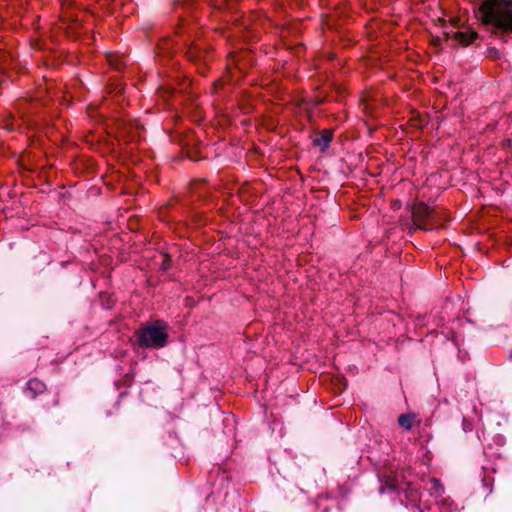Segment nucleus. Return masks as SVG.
Returning <instances> with one entry per match:
<instances>
[{"label":"nucleus","instance_id":"obj_1","mask_svg":"<svg viewBox=\"0 0 512 512\" xmlns=\"http://www.w3.org/2000/svg\"><path fill=\"white\" fill-rule=\"evenodd\" d=\"M476 16L494 32L512 33V0H482Z\"/></svg>","mask_w":512,"mask_h":512},{"label":"nucleus","instance_id":"obj_2","mask_svg":"<svg viewBox=\"0 0 512 512\" xmlns=\"http://www.w3.org/2000/svg\"><path fill=\"white\" fill-rule=\"evenodd\" d=\"M138 342L145 348H162L168 339L167 325L157 321L153 324L142 327L138 332Z\"/></svg>","mask_w":512,"mask_h":512},{"label":"nucleus","instance_id":"obj_3","mask_svg":"<svg viewBox=\"0 0 512 512\" xmlns=\"http://www.w3.org/2000/svg\"><path fill=\"white\" fill-rule=\"evenodd\" d=\"M412 215L415 224L419 228L430 230L434 227L437 212L434 209L429 208L427 205L420 203L413 208Z\"/></svg>","mask_w":512,"mask_h":512},{"label":"nucleus","instance_id":"obj_4","mask_svg":"<svg viewBox=\"0 0 512 512\" xmlns=\"http://www.w3.org/2000/svg\"><path fill=\"white\" fill-rule=\"evenodd\" d=\"M453 38L462 45H468L477 38L476 32H455Z\"/></svg>","mask_w":512,"mask_h":512},{"label":"nucleus","instance_id":"obj_5","mask_svg":"<svg viewBox=\"0 0 512 512\" xmlns=\"http://www.w3.org/2000/svg\"><path fill=\"white\" fill-rule=\"evenodd\" d=\"M332 140V132L329 130H324L320 136L314 139V144L320 148L321 151H324L330 141Z\"/></svg>","mask_w":512,"mask_h":512},{"label":"nucleus","instance_id":"obj_6","mask_svg":"<svg viewBox=\"0 0 512 512\" xmlns=\"http://www.w3.org/2000/svg\"><path fill=\"white\" fill-rule=\"evenodd\" d=\"M44 388H45L44 383H42L41 381L36 380V379L30 380L27 384V389L29 391H33L35 393L42 392L44 390Z\"/></svg>","mask_w":512,"mask_h":512},{"label":"nucleus","instance_id":"obj_7","mask_svg":"<svg viewBox=\"0 0 512 512\" xmlns=\"http://www.w3.org/2000/svg\"><path fill=\"white\" fill-rule=\"evenodd\" d=\"M414 417L412 415H401L398 418L399 424L407 430L412 428Z\"/></svg>","mask_w":512,"mask_h":512},{"label":"nucleus","instance_id":"obj_8","mask_svg":"<svg viewBox=\"0 0 512 512\" xmlns=\"http://www.w3.org/2000/svg\"><path fill=\"white\" fill-rule=\"evenodd\" d=\"M458 22H459V20H458V19H453V23H452V24H453L454 26H457V25H458Z\"/></svg>","mask_w":512,"mask_h":512},{"label":"nucleus","instance_id":"obj_9","mask_svg":"<svg viewBox=\"0 0 512 512\" xmlns=\"http://www.w3.org/2000/svg\"><path fill=\"white\" fill-rule=\"evenodd\" d=\"M445 35L447 38H449L451 34L449 32H445Z\"/></svg>","mask_w":512,"mask_h":512},{"label":"nucleus","instance_id":"obj_10","mask_svg":"<svg viewBox=\"0 0 512 512\" xmlns=\"http://www.w3.org/2000/svg\"><path fill=\"white\" fill-rule=\"evenodd\" d=\"M163 267H164V269H167L168 265L167 264H163Z\"/></svg>","mask_w":512,"mask_h":512}]
</instances>
